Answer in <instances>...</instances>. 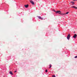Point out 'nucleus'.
Masks as SVG:
<instances>
[{
	"label": "nucleus",
	"instance_id": "nucleus-1",
	"mask_svg": "<svg viewBox=\"0 0 77 77\" xmlns=\"http://www.w3.org/2000/svg\"><path fill=\"white\" fill-rule=\"evenodd\" d=\"M60 13H61V11H57L56 12V14H60L61 15H62V14Z\"/></svg>",
	"mask_w": 77,
	"mask_h": 77
},
{
	"label": "nucleus",
	"instance_id": "nucleus-2",
	"mask_svg": "<svg viewBox=\"0 0 77 77\" xmlns=\"http://www.w3.org/2000/svg\"><path fill=\"white\" fill-rule=\"evenodd\" d=\"M29 2L30 3H31L32 4V5H35V3H34V2H33V1L32 0L29 1Z\"/></svg>",
	"mask_w": 77,
	"mask_h": 77
},
{
	"label": "nucleus",
	"instance_id": "nucleus-3",
	"mask_svg": "<svg viewBox=\"0 0 77 77\" xmlns=\"http://www.w3.org/2000/svg\"><path fill=\"white\" fill-rule=\"evenodd\" d=\"M70 36H71V35L70 34H69L67 36V39H69L70 38Z\"/></svg>",
	"mask_w": 77,
	"mask_h": 77
},
{
	"label": "nucleus",
	"instance_id": "nucleus-4",
	"mask_svg": "<svg viewBox=\"0 0 77 77\" xmlns=\"http://www.w3.org/2000/svg\"><path fill=\"white\" fill-rule=\"evenodd\" d=\"M74 38H77V35L76 34H75L73 36Z\"/></svg>",
	"mask_w": 77,
	"mask_h": 77
},
{
	"label": "nucleus",
	"instance_id": "nucleus-5",
	"mask_svg": "<svg viewBox=\"0 0 77 77\" xmlns=\"http://www.w3.org/2000/svg\"><path fill=\"white\" fill-rule=\"evenodd\" d=\"M25 7L26 8H27L29 7V5H25Z\"/></svg>",
	"mask_w": 77,
	"mask_h": 77
},
{
	"label": "nucleus",
	"instance_id": "nucleus-6",
	"mask_svg": "<svg viewBox=\"0 0 77 77\" xmlns=\"http://www.w3.org/2000/svg\"><path fill=\"white\" fill-rule=\"evenodd\" d=\"M74 8L75 9H77V7H75V6H72V8Z\"/></svg>",
	"mask_w": 77,
	"mask_h": 77
},
{
	"label": "nucleus",
	"instance_id": "nucleus-7",
	"mask_svg": "<svg viewBox=\"0 0 77 77\" xmlns=\"http://www.w3.org/2000/svg\"><path fill=\"white\" fill-rule=\"evenodd\" d=\"M9 73L10 74H11V75H13V73H12V71H10L9 72Z\"/></svg>",
	"mask_w": 77,
	"mask_h": 77
},
{
	"label": "nucleus",
	"instance_id": "nucleus-8",
	"mask_svg": "<svg viewBox=\"0 0 77 77\" xmlns=\"http://www.w3.org/2000/svg\"><path fill=\"white\" fill-rule=\"evenodd\" d=\"M69 12H66V13H64L63 14V15H65V14H69Z\"/></svg>",
	"mask_w": 77,
	"mask_h": 77
},
{
	"label": "nucleus",
	"instance_id": "nucleus-9",
	"mask_svg": "<svg viewBox=\"0 0 77 77\" xmlns=\"http://www.w3.org/2000/svg\"><path fill=\"white\" fill-rule=\"evenodd\" d=\"M38 18L39 19H42V20H43V19H42L41 17H38Z\"/></svg>",
	"mask_w": 77,
	"mask_h": 77
},
{
	"label": "nucleus",
	"instance_id": "nucleus-10",
	"mask_svg": "<svg viewBox=\"0 0 77 77\" xmlns=\"http://www.w3.org/2000/svg\"><path fill=\"white\" fill-rule=\"evenodd\" d=\"M45 72H48V70H47V69L46 70Z\"/></svg>",
	"mask_w": 77,
	"mask_h": 77
},
{
	"label": "nucleus",
	"instance_id": "nucleus-11",
	"mask_svg": "<svg viewBox=\"0 0 77 77\" xmlns=\"http://www.w3.org/2000/svg\"><path fill=\"white\" fill-rule=\"evenodd\" d=\"M71 3H72V4H74V2H71Z\"/></svg>",
	"mask_w": 77,
	"mask_h": 77
},
{
	"label": "nucleus",
	"instance_id": "nucleus-12",
	"mask_svg": "<svg viewBox=\"0 0 77 77\" xmlns=\"http://www.w3.org/2000/svg\"><path fill=\"white\" fill-rule=\"evenodd\" d=\"M50 67H49V68H50L51 67V65L50 64Z\"/></svg>",
	"mask_w": 77,
	"mask_h": 77
},
{
	"label": "nucleus",
	"instance_id": "nucleus-13",
	"mask_svg": "<svg viewBox=\"0 0 77 77\" xmlns=\"http://www.w3.org/2000/svg\"><path fill=\"white\" fill-rule=\"evenodd\" d=\"M52 77H56V76H55V75H53Z\"/></svg>",
	"mask_w": 77,
	"mask_h": 77
},
{
	"label": "nucleus",
	"instance_id": "nucleus-14",
	"mask_svg": "<svg viewBox=\"0 0 77 77\" xmlns=\"http://www.w3.org/2000/svg\"><path fill=\"white\" fill-rule=\"evenodd\" d=\"M75 58H77V56H75Z\"/></svg>",
	"mask_w": 77,
	"mask_h": 77
},
{
	"label": "nucleus",
	"instance_id": "nucleus-15",
	"mask_svg": "<svg viewBox=\"0 0 77 77\" xmlns=\"http://www.w3.org/2000/svg\"><path fill=\"white\" fill-rule=\"evenodd\" d=\"M73 1H77V0H73Z\"/></svg>",
	"mask_w": 77,
	"mask_h": 77
},
{
	"label": "nucleus",
	"instance_id": "nucleus-16",
	"mask_svg": "<svg viewBox=\"0 0 77 77\" xmlns=\"http://www.w3.org/2000/svg\"><path fill=\"white\" fill-rule=\"evenodd\" d=\"M17 72V71H16L14 72Z\"/></svg>",
	"mask_w": 77,
	"mask_h": 77
},
{
	"label": "nucleus",
	"instance_id": "nucleus-17",
	"mask_svg": "<svg viewBox=\"0 0 77 77\" xmlns=\"http://www.w3.org/2000/svg\"><path fill=\"white\" fill-rule=\"evenodd\" d=\"M54 11V12H56V11Z\"/></svg>",
	"mask_w": 77,
	"mask_h": 77
},
{
	"label": "nucleus",
	"instance_id": "nucleus-18",
	"mask_svg": "<svg viewBox=\"0 0 77 77\" xmlns=\"http://www.w3.org/2000/svg\"><path fill=\"white\" fill-rule=\"evenodd\" d=\"M74 33H75V32H74Z\"/></svg>",
	"mask_w": 77,
	"mask_h": 77
}]
</instances>
